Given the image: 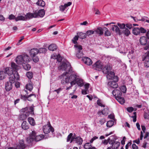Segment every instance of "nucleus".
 <instances>
[{
  "mask_svg": "<svg viewBox=\"0 0 149 149\" xmlns=\"http://www.w3.org/2000/svg\"><path fill=\"white\" fill-rule=\"evenodd\" d=\"M34 106L33 104L29 108V111H28V108L26 107L22 109L21 110V112L23 113L19 115V118L21 120H23L26 119L29 116L30 114H34L33 110Z\"/></svg>",
  "mask_w": 149,
  "mask_h": 149,
  "instance_id": "1",
  "label": "nucleus"
},
{
  "mask_svg": "<svg viewBox=\"0 0 149 149\" xmlns=\"http://www.w3.org/2000/svg\"><path fill=\"white\" fill-rule=\"evenodd\" d=\"M14 77L12 76L9 77V82H7L5 85V89L6 91H9L12 88V84L14 83L16 81H18L19 79V76L18 72L14 74Z\"/></svg>",
  "mask_w": 149,
  "mask_h": 149,
  "instance_id": "2",
  "label": "nucleus"
},
{
  "mask_svg": "<svg viewBox=\"0 0 149 149\" xmlns=\"http://www.w3.org/2000/svg\"><path fill=\"white\" fill-rule=\"evenodd\" d=\"M44 137L42 134L37 135V133L34 131H32L30 136L26 139L27 143H30L33 142L34 140L35 141H38L42 140Z\"/></svg>",
  "mask_w": 149,
  "mask_h": 149,
  "instance_id": "3",
  "label": "nucleus"
},
{
  "mask_svg": "<svg viewBox=\"0 0 149 149\" xmlns=\"http://www.w3.org/2000/svg\"><path fill=\"white\" fill-rule=\"evenodd\" d=\"M68 74V72H66L62 74L64 76L61 81V83L63 84L73 81L75 79L74 74H72L70 76L66 75Z\"/></svg>",
  "mask_w": 149,
  "mask_h": 149,
  "instance_id": "4",
  "label": "nucleus"
},
{
  "mask_svg": "<svg viewBox=\"0 0 149 149\" xmlns=\"http://www.w3.org/2000/svg\"><path fill=\"white\" fill-rule=\"evenodd\" d=\"M59 70L63 71L68 70V73H71V66L70 64L68 61H66L63 62L58 67Z\"/></svg>",
  "mask_w": 149,
  "mask_h": 149,
  "instance_id": "5",
  "label": "nucleus"
},
{
  "mask_svg": "<svg viewBox=\"0 0 149 149\" xmlns=\"http://www.w3.org/2000/svg\"><path fill=\"white\" fill-rule=\"evenodd\" d=\"M139 42L141 44L143 45H145L144 49L145 50H147L149 47V44L148 42L147 38L145 36H142L140 37L139 39Z\"/></svg>",
  "mask_w": 149,
  "mask_h": 149,
  "instance_id": "6",
  "label": "nucleus"
},
{
  "mask_svg": "<svg viewBox=\"0 0 149 149\" xmlns=\"http://www.w3.org/2000/svg\"><path fill=\"white\" fill-rule=\"evenodd\" d=\"M76 48L77 52L76 54V56L79 58H81L83 56V54L81 51L82 49L81 46L79 45H74Z\"/></svg>",
  "mask_w": 149,
  "mask_h": 149,
  "instance_id": "7",
  "label": "nucleus"
},
{
  "mask_svg": "<svg viewBox=\"0 0 149 149\" xmlns=\"http://www.w3.org/2000/svg\"><path fill=\"white\" fill-rule=\"evenodd\" d=\"M74 75L75 79L73 81L74 82L75 85L77 84L78 86L81 87L84 84L83 80L81 79L76 74H74Z\"/></svg>",
  "mask_w": 149,
  "mask_h": 149,
  "instance_id": "8",
  "label": "nucleus"
},
{
  "mask_svg": "<svg viewBox=\"0 0 149 149\" xmlns=\"http://www.w3.org/2000/svg\"><path fill=\"white\" fill-rule=\"evenodd\" d=\"M107 79L109 80H113L114 79V81H118V78L117 76H115V74L114 72L112 71L108 73L107 75Z\"/></svg>",
  "mask_w": 149,
  "mask_h": 149,
  "instance_id": "9",
  "label": "nucleus"
},
{
  "mask_svg": "<svg viewBox=\"0 0 149 149\" xmlns=\"http://www.w3.org/2000/svg\"><path fill=\"white\" fill-rule=\"evenodd\" d=\"M43 130L44 133L45 134L49 133L50 131L53 132L54 131V128L51 125H48L44 126Z\"/></svg>",
  "mask_w": 149,
  "mask_h": 149,
  "instance_id": "10",
  "label": "nucleus"
},
{
  "mask_svg": "<svg viewBox=\"0 0 149 149\" xmlns=\"http://www.w3.org/2000/svg\"><path fill=\"white\" fill-rule=\"evenodd\" d=\"M93 67L94 69L100 71L102 69L103 66L102 63L98 61L93 65Z\"/></svg>",
  "mask_w": 149,
  "mask_h": 149,
  "instance_id": "11",
  "label": "nucleus"
},
{
  "mask_svg": "<svg viewBox=\"0 0 149 149\" xmlns=\"http://www.w3.org/2000/svg\"><path fill=\"white\" fill-rule=\"evenodd\" d=\"M5 72V74H7L10 76V77L12 76L14 77V74L16 73V72H17V71L13 72V69L10 67H7L5 69V71H4Z\"/></svg>",
  "mask_w": 149,
  "mask_h": 149,
  "instance_id": "12",
  "label": "nucleus"
},
{
  "mask_svg": "<svg viewBox=\"0 0 149 149\" xmlns=\"http://www.w3.org/2000/svg\"><path fill=\"white\" fill-rule=\"evenodd\" d=\"M26 145L24 143V141L22 140H19V143L16 146L15 149H24Z\"/></svg>",
  "mask_w": 149,
  "mask_h": 149,
  "instance_id": "13",
  "label": "nucleus"
},
{
  "mask_svg": "<svg viewBox=\"0 0 149 149\" xmlns=\"http://www.w3.org/2000/svg\"><path fill=\"white\" fill-rule=\"evenodd\" d=\"M72 141H74L75 142L79 145H81L82 144L83 140L82 138L79 136L74 138L72 137V138L71 142Z\"/></svg>",
  "mask_w": 149,
  "mask_h": 149,
  "instance_id": "14",
  "label": "nucleus"
},
{
  "mask_svg": "<svg viewBox=\"0 0 149 149\" xmlns=\"http://www.w3.org/2000/svg\"><path fill=\"white\" fill-rule=\"evenodd\" d=\"M82 60L85 64L88 65H91L93 63L92 60L87 57H83Z\"/></svg>",
  "mask_w": 149,
  "mask_h": 149,
  "instance_id": "15",
  "label": "nucleus"
},
{
  "mask_svg": "<svg viewBox=\"0 0 149 149\" xmlns=\"http://www.w3.org/2000/svg\"><path fill=\"white\" fill-rule=\"evenodd\" d=\"M32 96H33L34 98H36V96L34 94H32L29 95L28 96H26L25 95H21V98L22 100L26 101L27 100L29 101H32V99H30V97H31Z\"/></svg>",
  "mask_w": 149,
  "mask_h": 149,
  "instance_id": "16",
  "label": "nucleus"
},
{
  "mask_svg": "<svg viewBox=\"0 0 149 149\" xmlns=\"http://www.w3.org/2000/svg\"><path fill=\"white\" fill-rule=\"evenodd\" d=\"M112 68L109 65L107 64L102 69L103 73L105 74H107L108 73L111 71Z\"/></svg>",
  "mask_w": 149,
  "mask_h": 149,
  "instance_id": "17",
  "label": "nucleus"
},
{
  "mask_svg": "<svg viewBox=\"0 0 149 149\" xmlns=\"http://www.w3.org/2000/svg\"><path fill=\"white\" fill-rule=\"evenodd\" d=\"M35 14V12L33 13H27V14L25 15L26 20L31 19L33 18H37V16H36V14Z\"/></svg>",
  "mask_w": 149,
  "mask_h": 149,
  "instance_id": "18",
  "label": "nucleus"
},
{
  "mask_svg": "<svg viewBox=\"0 0 149 149\" xmlns=\"http://www.w3.org/2000/svg\"><path fill=\"white\" fill-rule=\"evenodd\" d=\"M113 95L115 97V98L118 97H120L122 95L121 91L118 89H115L112 92Z\"/></svg>",
  "mask_w": 149,
  "mask_h": 149,
  "instance_id": "19",
  "label": "nucleus"
},
{
  "mask_svg": "<svg viewBox=\"0 0 149 149\" xmlns=\"http://www.w3.org/2000/svg\"><path fill=\"white\" fill-rule=\"evenodd\" d=\"M113 81H110L108 82V85L110 87L113 88H116L118 87V85L117 83V81H114V79L113 80Z\"/></svg>",
  "mask_w": 149,
  "mask_h": 149,
  "instance_id": "20",
  "label": "nucleus"
},
{
  "mask_svg": "<svg viewBox=\"0 0 149 149\" xmlns=\"http://www.w3.org/2000/svg\"><path fill=\"white\" fill-rule=\"evenodd\" d=\"M16 63L22 65L23 63H24L22 55H21L17 56L16 58Z\"/></svg>",
  "mask_w": 149,
  "mask_h": 149,
  "instance_id": "21",
  "label": "nucleus"
},
{
  "mask_svg": "<svg viewBox=\"0 0 149 149\" xmlns=\"http://www.w3.org/2000/svg\"><path fill=\"white\" fill-rule=\"evenodd\" d=\"M36 16H37V17L38 16L40 17H43L45 14V12L43 9L40 10L38 12H35V14Z\"/></svg>",
  "mask_w": 149,
  "mask_h": 149,
  "instance_id": "22",
  "label": "nucleus"
},
{
  "mask_svg": "<svg viewBox=\"0 0 149 149\" xmlns=\"http://www.w3.org/2000/svg\"><path fill=\"white\" fill-rule=\"evenodd\" d=\"M38 49L36 48L31 49L30 51V53L31 56H34L38 54Z\"/></svg>",
  "mask_w": 149,
  "mask_h": 149,
  "instance_id": "23",
  "label": "nucleus"
},
{
  "mask_svg": "<svg viewBox=\"0 0 149 149\" xmlns=\"http://www.w3.org/2000/svg\"><path fill=\"white\" fill-rule=\"evenodd\" d=\"M22 127L23 129L26 130L29 128V126L26 121H24L22 124Z\"/></svg>",
  "mask_w": 149,
  "mask_h": 149,
  "instance_id": "24",
  "label": "nucleus"
},
{
  "mask_svg": "<svg viewBox=\"0 0 149 149\" xmlns=\"http://www.w3.org/2000/svg\"><path fill=\"white\" fill-rule=\"evenodd\" d=\"M103 30L101 27H99L95 30L96 33L99 34L100 35H102L103 34Z\"/></svg>",
  "mask_w": 149,
  "mask_h": 149,
  "instance_id": "25",
  "label": "nucleus"
},
{
  "mask_svg": "<svg viewBox=\"0 0 149 149\" xmlns=\"http://www.w3.org/2000/svg\"><path fill=\"white\" fill-rule=\"evenodd\" d=\"M120 145V143L118 141L114 142L112 144V149H117Z\"/></svg>",
  "mask_w": 149,
  "mask_h": 149,
  "instance_id": "26",
  "label": "nucleus"
},
{
  "mask_svg": "<svg viewBox=\"0 0 149 149\" xmlns=\"http://www.w3.org/2000/svg\"><path fill=\"white\" fill-rule=\"evenodd\" d=\"M24 63H27L30 61V57L27 55H22Z\"/></svg>",
  "mask_w": 149,
  "mask_h": 149,
  "instance_id": "27",
  "label": "nucleus"
},
{
  "mask_svg": "<svg viewBox=\"0 0 149 149\" xmlns=\"http://www.w3.org/2000/svg\"><path fill=\"white\" fill-rule=\"evenodd\" d=\"M57 46L54 44L50 45L48 47V49L50 51H54L56 49Z\"/></svg>",
  "mask_w": 149,
  "mask_h": 149,
  "instance_id": "28",
  "label": "nucleus"
},
{
  "mask_svg": "<svg viewBox=\"0 0 149 149\" xmlns=\"http://www.w3.org/2000/svg\"><path fill=\"white\" fill-rule=\"evenodd\" d=\"M145 61L144 66L146 67H149V57L146 56L144 59Z\"/></svg>",
  "mask_w": 149,
  "mask_h": 149,
  "instance_id": "29",
  "label": "nucleus"
},
{
  "mask_svg": "<svg viewBox=\"0 0 149 149\" xmlns=\"http://www.w3.org/2000/svg\"><path fill=\"white\" fill-rule=\"evenodd\" d=\"M133 33L136 35L140 34V30L139 28H134L132 30Z\"/></svg>",
  "mask_w": 149,
  "mask_h": 149,
  "instance_id": "30",
  "label": "nucleus"
},
{
  "mask_svg": "<svg viewBox=\"0 0 149 149\" xmlns=\"http://www.w3.org/2000/svg\"><path fill=\"white\" fill-rule=\"evenodd\" d=\"M28 121L30 124L33 126H34L36 124L35 120L33 118L29 117L28 118Z\"/></svg>",
  "mask_w": 149,
  "mask_h": 149,
  "instance_id": "31",
  "label": "nucleus"
},
{
  "mask_svg": "<svg viewBox=\"0 0 149 149\" xmlns=\"http://www.w3.org/2000/svg\"><path fill=\"white\" fill-rule=\"evenodd\" d=\"M116 99L120 104H123L125 103V100L124 98L120 97H118L116 98Z\"/></svg>",
  "mask_w": 149,
  "mask_h": 149,
  "instance_id": "32",
  "label": "nucleus"
},
{
  "mask_svg": "<svg viewBox=\"0 0 149 149\" xmlns=\"http://www.w3.org/2000/svg\"><path fill=\"white\" fill-rule=\"evenodd\" d=\"M11 66L14 72L17 71V70L19 69V67L13 62L11 63Z\"/></svg>",
  "mask_w": 149,
  "mask_h": 149,
  "instance_id": "33",
  "label": "nucleus"
},
{
  "mask_svg": "<svg viewBox=\"0 0 149 149\" xmlns=\"http://www.w3.org/2000/svg\"><path fill=\"white\" fill-rule=\"evenodd\" d=\"M24 68L26 70H29L31 68V66L30 65L27 64V63H23L22 65Z\"/></svg>",
  "mask_w": 149,
  "mask_h": 149,
  "instance_id": "34",
  "label": "nucleus"
},
{
  "mask_svg": "<svg viewBox=\"0 0 149 149\" xmlns=\"http://www.w3.org/2000/svg\"><path fill=\"white\" fill-rule=\"evenodd\" d=\"M52 58L54 59H57V61L59 62H61L62 60V57H61L59 54L55 55V54H54L53 56H52Z\"/></svg>",
  "mask_w": 149,
  "mask_h": 149,
  "instance_id": "35",
  "label": "nucleus"
},
{
  "mask_svg": "<svg viewBox=\"0 0 149 149\" xmlns=\"http://www.w3.org/2000/svg\"><path fill=\"white\" fill-rule=\"evenodd\" d=\"M36 4L38 6L42 7H44L45 5V2L42 0H38Z\"/></svg>",
  "mask_w": 149,
  "mask_h": 149,
  "instance_id": "36",
  "label": "nucleus"
},
{
  "mask_svg": "<svg viewBox=\"0 0 149 149\" xmlns=\"http://www.w3.org/2000/svg\"><path fill=\"white\" fill-rule=\"evenodd\" d=\"M104 30L105 31L104 36H108L111 35V33L110 31L106 27L104 28Z\"/></svg>",
  "mask_w": 149,
  "mask_h": 149,
  "instance_id": "37",
  "label": "nucleus"
},
{
  "mask_svg": "<svg viewBox=\"0 0 149 149\" xmlns=\"http://www.w3.org/2000/svg\"><path fill=\"white\" fill-rule=\"evenodd\" d=\"M134 52V51L132 50L129 52L128 55V57L129 58L134 59V57L133 56Z\"/></svg>",
  "mask_w": 149,
  "mask_h": 149,
  "instance_id": "38",
  "label": "nucleus"
},
{
  "mask_svg": "<svg viewBox=\"0 0 149 149\" xmlns=\"http://www.w3.org/2000/svg\"><path fill=\"white\" fill-rule=\"evenodd\" d=\"M19 20L26 21L25 16H23L22 15L18 16L15 18V21H17Z\"/></svg>",
  "mask_w": 149,
  "mask_h": 149,
  "instance_id": "39",
  "label": "nucleus"
},
{
  "mask_svg": "<svg viewBox=\"0 0 149 149\" xmlns=\"http://www.w3.org/2000/svg\"><path fill=\"white\" fill-rule=\"evenodd\" d=\"M77 34L78 35L77 36H79V38L81 39H83L86 38V35L85 33L80 32L77 33Z\"/></svg>",
  "mask_w": 149,
  "mask_h": 149,
  "instance_id": "40",
  "label": "nucleus"
},
{
  "mask_svg": "<svg viewBox=\"0 0 149 149\" xmlns=\"http://www.w3.org/2000/svg\"><path fill=\"white\" fill-rule=\"evenodd\" d=\"M38 53H45L47 52V50L45 48H41L38 49Z\"/></svg>",
  "mask_w": 149,
  "mask_h": 149,
  "instance_id": "41",
  "label": "nucleus"
},
{
  "mask_svg": "<svg viewBox=\"0 0 149 149\" xmlns=\"http://www.w3.org/2000/svg\"><path fill=\"white\" fill-rule=\"evenodd\" d=\"M33 86L30 83L26 84V89L31 91L33 88Z\"/></svg>",
  "mask_w": 149,
  "mask_h": 149,
  "instance_id": "42",
  "label": "nucleus"
},
{
  "mask_svg": "<svg viewBox=\"0 0 149 149\" xmlns=\"http://www.w3.org/2000/svg\"><path fill=\"white\" fill-rule=\"evenodd\" d=\"M109 112V108L107 107L106 108L102 110L101 112L104 115H107Z\"/></svg>",
  "mask_w": 149,
  "mask_h": 149,
  "instance_id": "43",
  "label": "nucleus"
},
{
  "mask_svg": "<svg viewBox=\"0 0 149 149\" xmlns=\"http://www.w3.org/2000/svg\"><path fill=\"white\" fill-rule=\"evenodd\" d=\"M5 72L4 71H0V79L2 80L4 79L5 77Z\"/></svg>",
  "mask_w": 149,
  "mask_h": 149,
  "instance_id": "44",
  "label": "nucleus"
},
{
  "mask_svg": "<svg viewBox=\"0 0 149 149\" xmlns=\"http://www.w3.org/2000/svg\"><path fill=\"white\" fill-rule=\"evenodd\" d=\"M124 29V30L123 31V33L126 36H128L130 34V31L127 28H125Z\"/></svg>",
  "mask_w": 149,
  "mask_h": 149,
  "instance_id": "45",
  "label": "nucleus"
},
{
  "mask_svg": "<svg viewBox=\"0 0 149 149\" xmlns=\"http://www.w3.org/2000/svg\"><path fill=\"white\" fill-rule=\"evenodd\" d=\"M114 123L113 121L109 120L107 122V126L108 127H111L113 125Z\"/></svg>",
  "mask_w": 149,
  "mask_h": 149,
  "instance_id": "46",
  "label": "nucleus"
},
{
  "mask_svg": "<svg viewBox=\"0 0 149 149\" xmlns=\"http://www.w3.org/2000/svg\"><path fill=\"white\" fill-rule=\"evenodd\" d=\"M26 75L29 79H31L33 77V73L32 72H28L26 73Z\"/></svg>",
  "mask_w": 149,
  "mask_h": 149,
  "instance_id": "47",
  "label": "nucleus"
},
{
  "mask_svg": "<svg viewBox=\"0 0 149 149\" xmlns=\"http://www.w3.org/2000/svg\"><path fill=\"white\" fill-rule=\"evenodd\" d=\"M79 36H76L72 40V42L74 44H76L77 43V41L78 40Z\"/></svg>",
  "mask_w": 149,
  "mask_h": 149,
  "instance_id": "48",
  "label": "nucleus"
},
{
  "mask_svg": "<svg viewBox=\"0 0 149 149\" xmlns=\"http://www.w3.org/2000/svg\"><path fill=\"white\" fill-rule=\"evenodd\" d=\"M95 32V31L93 30H88L87 31L86 33V36H89L93 34Z\"/></svg>",
  "mask_w": 149,
  "mask_h": 149,
  "instance_id": "49",
  "label": "nucleus"
},
{
  "mask_svg": "<svg viewBox=\"0 0 149 149\" xmlns=\"http://www.w3.org/2000/svg\"><path fill=\"white\" fill-rule=\"evenodd\" d=\"M91 145L90 143H85L84 146V148L85 149H89L91 147Z\"/></svg>",
  "mask_w": 149,
  "mask_h": 149,
  "instance_id": "50",
  "label": "nucleus"
},
{
  "mask_svg": "<svg viewBox=\"0 0 149 149\" xmlns=\"http://www.w3.org/2000/svg\"><path fill=\"white\" fill-rule=\"evenodd\" d=\"M117 25L121 29H125V25L124 23L120 24L118 23Z\"/></svg>",
  "mask_w": 149,
  "mask_h": 149,
  "instance_id": "51",
  "label": "nucleus"
},
{
  "mask_svg": "<svg viewBox=\"0 0 149 149\" xmlns=\"http://www.w3.org/2000/svg\"><path fill=\"white\" fill-rule=\"evenodd\" d=\"M121 92H122L123 93H125L126 91V88L125 86H121L120 88Z\"/></svg>",
  "mask_w": 149,
  "mask_h": 149,
  "instance_id": "52",
  "label": "nucleus"
},
{
  "mask_svg": "<svg viewBox=\"0 0 149 149\" xmlns=\"http://www.w3.org/2000/svg\"><path fill=\"white\" fill-rule=\"evenodd\" d=\"M32 57V59L33 61L35 63L37 62L39 60L38 57L36 56H31Z\"/></svg>",
  "mask_w": 149,
  "mask_h": 149,
  "instance_id": "53",
  "label": "nucleus"
},
{
  "mask_svg": "<svg viewBox=\"0 0 149 149\" xmlns=\"http://www.w3.org/2000/svg\"><path fill=\"white\" fill-rule=\"evenodd\" d=\"M73 134L72 133H70L68 136L67 138V141L69 142L70 141V140L71 139V140L73 136H72Z\"/></svg>",
  "mask_w": 149,
  "mask_h": 149,
  "instance_id": "54",
  "label": "nucleus"
},
{
  "mask_svg": "<svg viewBox=\"0 0 149 149\" xmlns=\"http://www.w3.org/2000/svg\"><path fill=\"white\" fill-rule=\"evenodd\" d=\"M97 104L99 106H101V107H105V105H103L101 102V101L99 100H98L97 102Z\"/></svg>",
  "mask_w": 149,
  "mask_h": 149,
  "instance_id": "55",
  "label": "nucleus"
},
{
  "mask_svg": "<svg viewBox=\"0 0 149 149\" xmlns=\"http://www.w3.org/2000/svg\"><path fill=\"white\" fill-rule=\"evenodd\" d=\"M15 17L14 15L13 14H11L10 15H9L8 18L10 20H13L15 19Z\"/></svg>",
  "mask_w": 149,
  "mask_h": 149,
  "instance_id": "56",
  "label": "nucleus"
},
{
  "mask_svg": "<svg viewBox=\"0 0 149 149\" xmlns=\"http://www.w3.org/2000/svg\"><path fill=\"white\" fill-rule=\"evenodd\" d=\"M74 81L70 82V86L66 88V90H68L71 88L72 87L75 85V83Z\"/></svg>",
  "mask_w": 149,
  "mask_h": 149,
  "instance_id": "57",
  "label": "nucleus"
},
{
  "mask_svg": "<svg viewBox=\"0 0 149 149\" xmlns=\"http://www.w3.org/2000/svg\"><path fill=\"white\" fill-rule=\"evenodd\" d=\"M140 33H145L146 32V30L143 27H141L139 28Z\"/></svg>",
  "mask_w": 149,
  "mask_h": 149,
  "instance_id": "58",
  "label": "nucleus"
},
{
  "mask_svg": "<svg viewBox=\"0 0 149 149\" xmlns=\"http://www.w3.org/2000/svg\"><path fill=\"white\" fill-rule=\"evenodd\" d=\"M115 31L116 33H118L120 35V29L118 28V27L116 25V26H115Z\"/></svg>",
  "mask_w": 149,
  "mask_h": 149,
  "instance_id": "59",
  "label": "nucleus"
},
{
  "mask_svg": "<svg viewBox=\"0 0 149 149\" xmlns=\"http://www.w3.org/2000/svg\"><path fill=\"white\" fill-rule=\"evenodd\" d=\"M99 122L100 124L101 125H102L106 122V120L104 118H102L100 119Z\"/></svg>",
  "mask_w": 149,
  "mask_h": 149,
  "instance_id": "60",
  "label": "nucleus"
},
{
  "mask_svg": "<svg viewBox=\"0 0 149 149\" xmlns=\"http://www.w3.org/2000/svg\"><path fill=\"white\" fill-rule=\"evenodd\" d=\"M127 110L129 112H132L134 110V108L132 107H127Z\"/></svg>",
  "mask_w": 149,
  "mask_h": 149,
  "instance_id": "61",
  "label": "nucleus"
},
{
  "mask_svg": "<svg viewBox=\"0 0 149 149\" xmlns=\"http://www.w3.org/2000/svg\"><path fill=\"white\" fill-rule=\"evenodd\" d=\"M60 10L61 11H64L66 8L65 6H64V5L63 6L61 5V6L60 7Z\"/></svg>",
  "mask_w": 149,
  "mask_h": 149,
  "instance_id": "62",
  "label": "nucleus"
},
{
  "mask_svg": "<svg viewBox=\"0 0 149 149\" xmlns=\"http://www.w3.org/2000/svg\"><path fill=\"white\" fill-rule=\"evenodd\" d=\"M127 28L129 29H131L133 26H132V24H127L125 25Z\"/></svg>",
  "mask_w": 149,
  "mask_h": 149,
  "instance_id": "63",
  "label": "nucleus"
},
{
  "mask_svg": "<svg viewBox=\"0 0 149 149\" xmlns=\"http://www.w3.org/2000/svg\"><path fill=\"white\" fill-rule=\"evenodd\" d=\"M144 118L146 119L149 118V115L147 113H145L144 115Z\"/></svg>",
  "mask_w": 149,
  "mask_h": 149,
  "instance_id": "64",
  "label": "nucleus"
}]
</instances>
